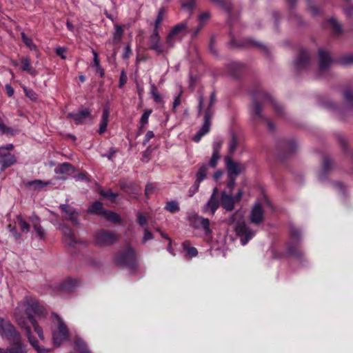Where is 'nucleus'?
<instances>
[{
	"instance_id": "0eeeda50",
	"label": "nucleus",
	"mask_w": 353,
	"mask_h": 353,
	"mask_svg": "<svg viewBox=\"0 0 353 353\" xmlns=\"http://www.w3.org/2000/svg\"><path fill=\"white\" fill-rule=\"evenodd\" d=\"M134 252L130 246H127L124 250L119 252L116 258V263L119 265L132 266L135 265Z\"/></svg>"
},
{
	"instance_id": "4c0bfd02",
	"label": "nucleus",
	"mask_w": 353,
	"mask_h": 353,
	"mask_svg": "<svg viewBox=\"0 0 353 353\" xmlns=\"http://www.w3.org/2000/svg\"><path fill=\"white\" fill-rule=\"evenodd\" d=\"M114 28H115V30L113 34L112 42L117 43L120 41V40L123 36V32L122 27L119 25H115Z\"/></svg>"
},
{
	"instance_id": "4d7b16f0",
	"label": "nucleus",
	"mask_w": 353,
	"mask_h": 353,
	"mask_svg": "<svg viewBox=\"0 0 353 353\" xmlns=\"http://www.w3.org/2000/svg\"><path fill=\"white\" fill-rule=\"evenodd\" d=\"M194 6V0H188L187 1L183 2L181 3V7L184 9H187L190 12L192 11Z\"/></svg>"
},
{
	"instance_id": "09e8293b",
	"label": "nucleus",
	"mask_w": 353,
	"mask_h": 353,
	"mask_svg": "<svg viewBox=\"0 0 353 353\" xmlns=\"http://www.w3.org/2000/svg\"><path fill=\"white\" fill-rule=\"evenodd\" d=\"M150 92L155 102L158 103L161 101V96L157 92L156 86L154 84L150 85Z\"/></svg>"
},
{
	"instance_id": "603ef678",
	"label": "nucleus",
	"mask_w": 353,
	"mask_h": 353,
	"mask_svg": "<svg viewBox=\"0 0 353 353\" xmlns=\"http://www.w3.org/2000/svg\"><path fill=\"white\" fill-rule=\"evenodd\" d=\"M221 156L219 154L212 153L209 164L212 168H215L219 161Z\"/></svg>"
},
{
	"instance_id": "bf43d9fd",
	"label": "nucleus",
	"mask_w": 353,
	"mask_h": 353,
	"mask_svg": "<svg viewBox=\"0 0 353 353\" xmlns=\"http://www.w3.org/2000/svg\"><path fill=\"white\" fill-rule=\"evenodd\" d=\"M153 239V234L148 230L147 228H144V236L142 239V242L144 243L147 241L152 240Z\"/></svg>"
},
{
	"instance_id": "4be33fe9",
	"label": "nucleus",
	"mask_w": 353,
	"mask_h": 353,
	"mask_svg": "<svg viewBox=\"0 0 353 353\" xmlns=\"http://www.w3.org/2000/svg\"><path fill=\"white\" fill-rule=\"evenodd\" d=\"M61 230L65 243L69 246H74L77 243V241L76 240L71 229L66 226H63Z\"/></svg>"
},
{
	"instance_id": "423d86ee",
	"label": "nucleus",
	"mask_w": 353,
	"mask_h": 353,
	"mask_svg": "<svg viewBox=\"0 0 353 353\" xmlns=\"http://www.w3.org/2000/svg\"><path fill=\"white\" fill-rule=\"evenodd\" d=\"M12 144H8L6 146L0 147V164L1 170H5L7 168L11 166L16 162L14 155L9 152L13 149Z\"/></svg>"
},
{
	"instance_id": "5701e85b",
	"label": "nucleus",
	"mask_w": 353,
	"mask_h": 353,
	"mask_svg": "<svg viewBox=\"0 0 353 353\" xmlns=\"http://www.w3.org/2000/svg\"><path fill=\"white\" fill-rule=\"evenodd\" d=\"M265 109L274 108L275 110H280L281 107L276 99L269 94H265Z\"/></svg>"
},
{
	"instance_id": "a18cd8bd",
	"label": "nucleus",
	"mask_w": 353,
	"mask_h": 353,
	"mask_svg": "<svg viewBox=\"0 0 353 353\" xmlns=\"http://www.w3.org/2000/svg\"><path fill=\"white\" fill-rule=\"evenodd\" d=\"M0 132L3 134H14L15 131L8 127H7L2 119L0 118Z\"/></svg>"
},
{
	"instance_id": "6ab92c4d",
	"label": "nucleus",
	"mask_w": 353,
	"mask_h": 353,
	"mask_svg": "<svg viewBox=\"0 0 353 353\" xmlns=\"http://www.w3.org/2000/svg\"><path fill=\"white\" fill-rule=\"evenodd\" d=\"M60 208L65 214V219L71 221L75 225L78 224V212L74 208L65 204L60 205Z\"/></svg>"
},
{
	"instance_id": "f3484780",
	"label": "nucleus",
	"mask_w": 353,
	"mask_h": 353,
	"mask_svg": "<svg viewBox=\"0 0 353 353\" xmlns=\"http://www.w3.org/2000/svg\"><path fill=\"white\" fill-rule=\"evenodd\" d=\"M319 70L321 72H324L327 70L332 63V59L329 53L323 50H319Z\"/></svg>"
},
{
	"instance_id": "c03bdc74",
	"label": "nucleus",
	"mask_w": 353,
	"mask_h": 353,
	"mask_svg": "<svg viewBox=\"0 0 353 353\" xmlns=\"http://www.w3.org/2000/svg\"><path fill=\"white\" fill-rule=\"evenodd\" d=\"M212 1L227 12H229L231 9V3L230 1L224 0H212Z\"/></svg>"
},
{
	"instance_id": "9d476101",
	"label": "nucleus",
	"mask_w": 353,
	"mask_h": 353,
	"mask_svg": "<svg viewBox=\"0 0 353 353\" xmlns=\"http://www.w3.org/2000/svg\"><path fill=\"white\" fill-rule=\"evenodd\" d=\"M203 117L204 120L203 124L201 126V129L192 137V140L196 143H198L201 139V138L210 131L211 120L213 117L212 112H205Z\"/></svg>"
},
{
	"instance_id": "72a5a7b5",
	"label": "nucleus",
	"mask_w": 353,
	"mask_h": 353,
	"mask_svg": "<svg viewBox=\"0 0 353 353\" xmlns=\"http://www.w3.org/2000/svg\"><path fill=\"white\" fill-rule=\"evenodd\" d=\"M75 347L79 353H92L88 348L87 345L81 339H77L75 342Z\"/></svg>"
},
{
	"instance_id": "c85d7f7f",
	"label": "nucleus",
	"mask_w": 353,
	"mask_h": 353,
	"mask_svg": "<svg viewBox=\"0 0 353 353\" xmlns=\"http://www.w3.org/2000/svg\"><path fill=\"white\" fill-rule=\"evenodd\" d=\"M109 117H110L109 112H103L102 117H101V120L100 122V126H99V134H101L105 132L106 128L108 125V123L109 121Z\"/></svg>"
},
{
	"instance_id": "6e6d98bb",
	"label": "nucleus",
	"mask_w": 353,
	"mask_h": 353,
	"mask_svg": "<svg viewBox=\"0 0 353 353\" xmlns=\"http://www.w3.org/2000/svg\"><path fill=\"white\" fill-rule=\"evenodd\" d=\"M222 145H223V141L221 140H217V141H214L213 145H212V149H213L212 153L219 154V152L221 150Z\"/></svg>"
},
{
	"instance_id": "774afa93",
	"label": "nucleus",
	"mask_w": 353,
	"mask_h": 353,
	"mask_svg": "<svg viewBox=\"0 0 353 353\" xmlns=\"http://www.w3.org/2000/svg\"><path fill=\"white\" fill-rule=\"evenodd\" d=\"M65 49L64 48L59 47L56 49L57 54L61 57L63 59H65Z\"/></svg>"
},
{
	"instance_id": "7ed1b4c3",
	"label": "nucleus",
	"mask_w": 353,
	"mask_h": 353,
	"mask_svg": "<svg viewBox=\"0 0 353 353\" xmlns=\"http://www.w3.org/2000/svg\"><path fill=\"white\" fill-rule=\"evenodd\" d=\"M54 327L52 330V340L55 345H59L68 337V330L63 321L56 314H52Z\"/></svg>"
},
{
	"instance_id": "e2e57ef3",
	"label": "nucleus",
	"mask_w": 353,
	"mask_h": 353,
	"mask_svg": "<svg viewBox=\"0 0 353 353\" xmlns=\"http://www.w3.org/2000/svg\"><path fill=\"white\" fill-rule=\"evenodd\" d=\"M211 15L209 12H205L199 16V23H204L205 21L210 19Z\"/></svg>"
},
{
	"instance_id": "c9c22d12",
	"label": "nucleus",
	"mask_w": 353,
	"mask_h": 353,
	"mask_svg": "<svg viewBox=\"0 0 353 353\" xmlns=\"http://www.w3.org/2000/svg\"><path fill=\"white\" fill-rule=\"evenodd\" d=\"M242 68V65L237 62H232L228 66V71L231 75L236 77L239 71Z\"/></svg>"
},
{
	"instance_id": "cd10ccee",
	"label": "nucleus",
	"mask_w": 353,
	"mask_h": 353,
	"mask_svg": "<svg viewBox=\"0 0 353 353\" xmlns=\"http://www.w3.org/2000/svg\"><path fill=\"white\" fill-rule=\"evenodd\" d=\"M109 117H110L109 112H103L102 117H101V120L100 122V126H99V134H101L105 132L106 128L108 125V123L109 121Z\"/></svg>"
},
{
	"instance_id": "13d9d810",
	"label": "nucleus",
	"mask_w": 353,
	"mask_h": 353,
	"mask_svg": "<svg viewBox=\"0 0 353 353\" xmlns=\"http://www.w3.org/2000/svg\"><path fill=\"white\" fill-rule=\"evenodd\" d=\"M341 63L343 65L353 64V56L347 55L341 59Z\"/></svg>"
},
{
	"instance_id": "f8f14e48",
	"label": "nucleus",
	"mask_w": 353,
	"mask_h": 353,
	"mask_svg": "<svg viewBox=\"0 0 353 353\" xmlns=\"http://www.w3.org/2000/svg\"><path fill=\"white\" fill-rule=\"evenodd\" d=\"M264 220V210L260 203L256 202L253 205L250 213L251 223L258 225Z\"/></svg>"
},
{
	"instance_id": "1a4fd4ad",
	"label": "nucleus",
	"mask_w": 353,
	"mask_h": 353,
	"mask_svg": "<svg viewBox=\"0 0 353 353\" xmlns=\"http://www.w3.org/2000/svg\"><path fill=\"white\" fill-rule=\"evenodd\" d=\"M220 201L218 198V189L214 188L212 194L208 201L202 208V212L206 214L214 215L216 210L219 208Z\"/></svg>"
},
{
	"instance_id": "39448f33",
	"label": "nucleus",
	"mask_w": 353,
	"mask_h": 353,
	"mask_svg": "<svg viewBox=\"0 0 353 353\" xmlns=\"http://www.w3.org/2000/svg\"><path fill=\"white\" fill-rule=\"evenodd\" d=\"M301 236V232L299 229L291 227L290 228V239L288 242L287 251L288 253L292 256L300 257L302 252L298 248V243Z\"/></svg>"
},
{
	"instance_id": "5fc2aeb1",
	"label": "nucleus",
	"mask_w": 353,
	"mask_h": 353,
	"mask_svg": "<svg viewBox=\"0 0 353 353\" xmlns=\"http://www.w3.org/2000/svg\"><path fill=\"white\" fill-rule=\"evenodd\" d=\"M101 194L103 196L108 198L111 200H114L117 196V194L116 193H114L111 190H108L106 191H101Z\"/></svg>"
},
{
	"instance_id": "680f3d73",
	"label": "nucleus",
	"mask_w": 353,
	"mask_h": 353,
	"mask_svg": "<svg viewBox=\"0 0 353 353\" xmlns=\"http://www.w3.org/2000/svg\"><path fill=\"white\" fill-rule=\"evenodd\" d=\"M199 183L194 182L193 185L189 189L188 196L190 197L192 196L199 190Z\"/></svg>"
},
{
	"instance_id": "864d4df0",
	"label": "nucleus",
	"mask_w": 353,
	"mask_h": 353,
	"mask_svg": "<svg viewBox=\"0 0 353 353\" xmlns=\"http://www.w3.org/2000/svg\"><path fill=\"white\" fill-rule=\"evenodd\" d=\"M18 223L23 232H28L30 230L29 225L21 217H18Z\"/></svg>"
},
{
	"instance_id": "58836bf2",
	"label": "nucleus",
	"mask_w": 353,
	"mask_h": 353,
	"mask_svg": "<svg viewBox=\"0 0 353 353\" xmlns=\"http://www.w3.org/2000/svg\"><path fill=\"white\" fill-rule=\"evenodd\" d=\"M103 216L107 220L110 221L114 223H118L120 221L119 216L117 214H116L112 211H108V210L104 211V214Z\"/></svg>"
},
{
	"instance_id": "052dcab7",
	"label": "nucleus",
	"mask_w": 353,
	"mask_h": 353,
	"mask_svg": "<svg viewBox=\"0 0 353 353\" xmlns=\"http://www.w3.org/2000/svg\"><path fill=\"white\" fill-rule=\"evenodd\" d=\"M296 143L294 141H290L285 143L284 147L286 148L289 152H293L296 148Z\"/></svg>"
},
{
	"instance_id": "37998d69",
	"label": "nucleus",
	"mask_w": 353,
	"mask_h": 353,
	"mask_svg": "<svg viewBox=\"0 0 353 353\" xmlns=\"http://www.w3.org/2000/svg\"><path fill=\"white\" fill-rule=\"evenodd\" d=\"M343 97L346 102L353 105V91L349 88L345 89L343 92Z\"/></svg>"
},
{
	"instance_id": "de8ad7c7",
	"label": "nucleus",
	"mask_w": 353,
	"mask_h": 353,
	"mask_svg": "<svg viewBox=\"0 0 353 353\" xmlns=\"http://www.w3.org/2000/svg\"><path fill=\"white\" fill-rule=\"evenodd\" d=\"M23 88L24 93L28 98H29L32 101H35L37 99V94L33 90L28 88L26 86H24Z\"/></svg>"
},
{
	"instance_id": "a878e982",
	"label": "nucleus",
	"mask_w": 353,
	"mask_h": 353,
	"mask_svg": "<svg viewBox=\"0 0 353 353\" xmlns=\"http://www.w3.org/2000/svg\"><path fill=\"white\" fill-rule=\"evenodd\" d=\"M92 52L93 54V67L95 68L96 72L98 73L101 77H103L104 76V70L100 65L98 54L94 50H92Z\"/></svg>"
},
{
	"instance_id": "dca6fc26",
	"label": "nucleus",
	"mask_w": 353,
	"mask_h": 353,
	"mask_svg": "<svg viewBox=\"0 0 353 353\" xmlns=\"http://www.w3.org/2000/svg\"><path fill=\"white\" fill-rule=\"evenodd\" d=\"M220 202L222 207L227 211H232L234 208L235 199L230 192L223 191L220 196Z\"/></svg>"
},
{
	"instance_id": "b1692460",
	"label": "nucleus",
	"mask_w": 353,
	"mask_h": 353,
	"mask_svg": "<svg viewBox=\"0 0 353 353\" xmlns=\"http://www.w3.org/2000/svg\"><path fill=\"white\" fill-rule=\"evenodd\" d=\"M179 41H181V39L170 32L165 38V43H163V46L165 47V52L172 48Z\"/></svg>"
},
{
	"instance_id": "49530a36",
	"label": "nucleus",
	"mask_w": 353,
	"mask_h": 353,
	"mask_svg": "<svg viewBox=\"0 0 353 353\" xmlns=\"http://www.w3.org/2000/svg\"><path fill=\"white\" fill-rule=\"evenodd\" d=\"M238 145V140L234 134H232V138L229 142V151L231 154L234 153Z\"/></svg>"
},
{
	"instance_id": "a211bd4d",
	"label": "nucleus",
	"mask_w": 353,
	"mask_h": 353,
	"mask_svg": "<svg viewBox=\"0 0 353 353\" xmlns=\"http://www.w3.org/2000/svg\"><path fill=\"white\" fill-rule=\"evenodd\" d=\"M170 32L181 40L182 37L188 32V20H184L177 23L172 28Z\"/></svg>"
},
{
	"instance_id": "338daca9",
	"label": "nucleus",
	"mask_w": 353,
	"mask_h": 353,
	"mask_svg": "<svg viewBox=\"0 0 353 353\" xmlns=\"http://www.w3.org/2000/svg\"><path fill=\"white\" fill-rule=\"evenodd\" d=\"M150 113L151 112H144L141 118V123L142 125H144L148 123Z\"/></svg>"
},
{
	"instance_id": "473e14b6",
	"label": "nucleus",
	"mask_w": 353,
	"mask_h": 353,
	"mask_svg": "<svg viewBox=\"0 0 353 353\" xmlns=\"http://www.w3.org/2000/svg\"><path fill=\"white\" fill-rule=\"evenodd\" d=\"M332 165V161L328 158H325L323 160V166L321 172L319 174V178L323 179L325 177L327 172L330 169Z\"/></svg>"
},
{
	"instance_id": "9b49d317",
	"label": "nucleus",
	"mask_w": 353,
	"mask_h": 353,
	"mask_svg": "<svg viewBox=\"0 0 353 353\" xmlns=\"http://www.w3.org/2000/svg\"><path fill=\"white\" fill-rule=\"evenodd\" d=\"M117 239V236L110 232L101 230L96 234L95 242L99 245L112 244Z\"/></svg>"
},
{
	"instance_id": "393cba45",
	"label": "nucleus",
	"mask_w": 353,
	"mask_h": 353,
	"mask_svg": "<svg viewBox=\"0 0 353 353\" xmlns=\"http://www.w3.org/2000/svg\"><path fill=\"white\" fill-rule=\"evenodd\" d=\"M208 170V166L207 164H202L199 166V170L196 174V180L195 182L198 183H201L207 176V172Z\"/></svg>"
},
{
	"instance_id": "6e6552de",
	"label": "nucleus",
	"mask_w": 353,
	"mask_h": 353,
	"mask_svg": "<svg viewBox=\"0 0 353 353\" xmlns=\"http://www.w3.org/2000/svg\"><path fill=\"white\" fill-rule=\"evenodd\" d=\"M148 44L149 48L154 50L157 54L165 52V47L161 42L159 30H157V28H154L153 32L149 38Z\"/></svg>"
},
{
	"instance_id": "2f4dec72",
	"label": "nucleus",
	"mask_w": 353,
	"mask_h": 353,
	"mask_svg": "<svg viewBox=\"0 0 353 353\" xmlns=\"http://www.w3.org/2000/svg\"><path fill=\"white\" fill-rule=\"evenodd\" d=\"M88 210L90 212L99 214L101 215H103L104 211H105V210L103 208V204L99 201L94 202L90 207Z\"/></svg>"
},
{
	"instance_id": "c756f323",
	"label": "nucleus",
	"mask_w": 353,
	"mask_h": 353,
	"mask_svg": "<svg viewBox=\"0 0 353 353\" xmlns=\"http://www.w3.org/2000/svg\"><path fill=\"white\" fill-rule=\"evenodd\" d=\"M72 166L68 163H63L57 166L54 169L56 174H65L70 172L72 170Z\"/></svg>"
},
{
	"instance_id": "f03ea898",
	"label": "nucleus",
	"mask_w": 353,
	"mask_h": 353,
	"mask_svg": "<svg viewBox=\"0 0 353 353\" xmlns=\"http://www.w3.org/2000/svg\"><path fill=\"white\" fill-rule=\"evenodd\" d=\"M0 335L13 343L6 349L0 348V353H27L26 346L21 342L20 334L10 321L0 318Z\"/></svg>"
},
{
	"instance_id": "20e7f679",
	"label": "nucleus",
	"mask_w": 353,
	"mask_h": 353,
	"mask_svg": "<svg viewBox=\"0 0 353 353\" xmlns=\"http://www.w3.org/2000/svg\"><path fill=\"white\" fill-rule=\"evenodd\" d=\"M236 235L240 238L241 243L245 245L255 235V231L250 228L243 220L238 221L234 226Z\"/></svg>"
},
{
	"instance_id": "ea45409f",
	"label": "nucleus",
	"mask_w": 353,
	"mask_h": 353,
	"mask_svg": "<svg viewBox=\"0 0 353 353\" xmlns=\"http://www.w3.org/2000/svg\"><path fill=\"white\" fill-rule=\"evenodd\" d=\"M183 249L187 252L190 257L196 256L198 254L197 250L194 247L190 246L189 242L185 241L183 242Z\"/></svg>"
},
{
	"instance_id": "0e129e2a",
	"label": "nucleus",
	"mask_w": 353,
	"mask_h": 353,
	"mask_svg": "<svg viewBox=\"0 0 353 353\" xmlns=\"http://www.w3.org/2000/svg\"><path fill=\"white\" fill-rule=\"evenodd\" d=\"M128 77L126 73L124 70H123L121 73L120 79H119V87H123L127 82Z\"/></svg>"
},
{
	"instance_id": "bb28decb",
	"label": "nucleus",
	"mask_w": 353,
	"mask_h": 353,
	"mask_svg": "<svg viewBox=\"0 0 353 353\" xmlns=\"http://www.w3.org/2000/svg\"><path fill=\"white\" fill-rule=\"evenodd\" d=\"M21 70L26 71L32 75L35 74V71L30 65V61L28 57H22L21 59Z\"/></svg>"
},
{
	"instance_id": "aec40b11",
	"label": "nucleus",
	"mask_w": 353,
	"mask_h": 353,
	"mask_svg": "<svg viewBox=\"0 0 353 353\" xmlns=\"http://www.w3.org/2000/svg\"><path fill=\"white\" fill-rule=\"evenodd\" d=\"M68 116L77 124H81L90 118V112H71Z\"/></svg>"
},
{
	"instance_id": "79ce46f5",
	"label": "nucleus",
	"mask_w": 353,
	"mask_h": 353,
	"mask_svg": "<svg viewBox=\"0 0 353 353\" xmlns=\"http://www.w3.org/2000/svg\"><path fill=\"white\" fill-rule=\"evenodd\" d=\"M21 39L25 45L31 50L36 49V46L34 44L31 38H29L24 32H21Z\"/></svg>"
},
{
	"instance_id": "412c9836",
	"label": "nucleus",
	"mask_w": 353,
	"mask_h": 353,
	"mask_svg": "<svg viewBox=\"0 0 353 353\" xmlns=\"http://www.w3.org/2000/svg\"><path fill=\"white\" fill-rule=\"evenodd\" d=\"M30 220L31 221L34 230H35L37 236L42 239L45 236V231L43 228L40 225V219L37 215H32Z\"/></svg>"
},
{
	"instance_id": "7c9ffc66",
	"label": "nucleus",
	"mask_w": 353,
	"mask_h": 353,
	"mask_svg": "<svg viewBox=\"0 0 353 353\" xmlns=\"http://www.w3.org/2000/svg\"><path fill=\"white\" fill-rule=\"evenodd\" d=\"M50 184H51V183L50 181L44 182V181H43L41 180H39V179L30 181L27 183V185L28 187H31L34 189H38V190L41 189V188H44L45 186L48 185Z\"/></svg>"
},
{
	"instance_id": "f704fd0d",
	"label": "nucleus",
	"mask_w": 353,
	"mask_h": 353,
	"mask_svg": "<svg viewBox=\"0 0 353 353\" xmlns=\"http://www.w3.org/2000/svg\"><path fill=\"white\" fill-rule=\"evenodd\" d=\"M165 209L170 213H176L180 210V207L177 201H170L166 203Z\"/></svg>"
},
{
	"instance_id": "8fccbe9b",
	"label": "nucleus",
	"mask_w": 353,
	"mask_h": 353,
	"mask_svg": "<svg viewBox=\"0 0 353 353\" xmlns=\"http://www.w3.org/2000/svg\"><path fill=\"white\" fill-rule=\"evenodd\" d=\"M163 16H164V10H163V9H160L159 11L158 15L157 17V19L155 20V22H154V28H157V30H159V26H160V24L163 20Z\"/></svg>"
},
{
	"instance_id": "2eb2a0df",
	"label": "nucleus",
	"mask_w": 353,
	"mask_h": 353,
	"mask_svg": "<svg viewBox=\"0 0 353 353\" xmlns=\"http://www.w3.org/2000/svg\"><path fill=\"white\" fill-rule=\"evenodd\" d=\"M310 61L308 52L305 50H302L294 61V66L298 71H301L309 65Z\"/></svg>"
},
{
	"instance_id": "e433bc0d",
	"label": "nucleus",
	"mask_w": 353,
	"mask_h": 353,
	"mask_svg": "<svg viewBox=\"0 0 353 353\" xmlns=\"http://www.w3.org/2000/svg\"><path fill=\"white\" fill-rule=\"evenodd\" d=\"M76 285V281L69 279L61 283V289L65 291H72Z\"/></svg>"
},
{
	"instance_id": "4468645a",
	"label": "nucleus",
	"mask_w": 353,
	"mask_h": 353,
	"mask_svg": "<svg viewBox=\"0 0 353 353\" xmlns=\"http://www.w3.org/2000/svg\"><path fill=\"white\" fill-rule=\"evenodd\" d=\"M225 161L228 177H236L244 169L243 165L233 161L230 156H227Z\"/></svg>"
},
{
	"instance_id": "ddd939ff",
	"label": "nucleus",
	"mask_w": 353,
	"mask_h": 353,
	"mask_svg": "<svg viewBox=\"0 0 353 353\" xmlns=\"http://www.w3.org/2000/svg\"><path fill=\"white\" fill-rule=\"evenodd\" d=\"M192 225L195 229L202 230L206 236L212 234L210 227V220L207 218L196 215L193 217Z\"/></svg>"
},
{
	"instance_id": "69168bd1",
	"label": "nucleus",
	"mask_w": 353,
	"mask_h": 353,
	"mask_svg": "<svg viewBox=\"0 0 353 353\" xmlns=\"http://www.w3.org/2000/svg\"><path fill=\"white\" fill-rule=\"evenodd\" d=\"M8 230L12 232L14 238L17 240L19 239H20V234L17 232L16 228L13 226H12V225H8Z\"/></svg>"
},
{
	"instance_id": "f257e3e1",
	"label": "nucleus",
	"mask_w": 353,
	"mask_h": 353,
	"mask_svg": "<svg viewBox=\"0 0 353 353\" xmlns=\"http://www.w3.org/2000/svg\"><path fill=\"white\" fill-rule=\"evenodd\" d=\"M46 315V311L44 307L40 305L37 300L28 296H26L20 301L13 312V316L18 324L26 330L29 342L39 353H48L50 350L37 345V341L32 336L30 328L26 325V316L30 321L39 339L43 340V330L38 325L34 316L41 319L45 318Z\"/></svg>"
},
{
	"instance_id": "3c124183",
	"label": "nucleus",
	"mask_w": 353,
	"mask_h": 353,
	"mask_svg": "<svg viewBox=\"0 0 353 353\" xmlns=\"http://www.w3.org/2000/svg\"><path fill=\"white\" fill-rule=\"evenodd\" d=\"M137 220L139 224L142 226L143 228H146L148 224V219L141 212L137 213Z\"/></svg>"
},
{
	"instance_id": "a19ab883",
	"label": "nucleus",
	"mask_w": 353,
	"mask_h": 353,
	"mask_svg": "<svg viewBox=\"0 0 353 353\" xmlns=\"http://www.w3.org/2000/svg\"><path fill=\"white\" fill-rule=\"evenodd\" d=\"M328 23L333 29L334 34H338L341 32V26L335 19H330L328 21Z\"/></svg>"
}]
</instances>
